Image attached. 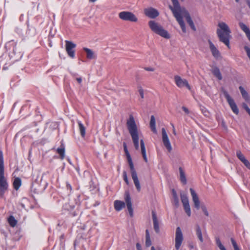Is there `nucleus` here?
<instances>
[{"label":"nucleus","mask_w":250,"mask_h":250,"mask_svg":"<svg viewBox=\"0 0 250 250\" xmlns=\"http://www.w3.org/2000/svg\"><path fill=\"white\" fill-rule=\"evenodd\" d=\"M128 130L131 136L134 147L136 150L139 148V138L138 128L132 115H130L126 122Z\"/></svg>","instance_id":"1"},{"label":"nucleus","mask_w":250,"mask_h":250,"mask_svg":"<svg viewBox=\"0 0 250 250\" xmlns=\"http://www.w3.org/2000/svg\"><path fill=\"white\" fill-rule=\"evenodd\" d=\"M5 47L7 51H9L8 54L10 59L16 62L20 60L23 56V53L20 50V47L17 46V43L11 40L6 43Z\"/></svg>","instance_id":"2"},{"label":"nucleus","mask_w":250,"mask_h":250,"mask_svg":"<svg viewBox=\"0 0 250 250\" xmlns=\"http://www.w3.org/2000/svg\"><path fill=\"white\" fill-rule=\"evenodd\" d=\"M218 26L220 29H217V34L220 41L229 48V38L231 32L229 26L223 22L219 23Z\"/></svg>","instance_id":"3"},{"label":"nucleus","mask_w":250,"mask_h":250,"mask_svg":"<svg viewBox=\"0 0 250 250\" xmlns=\"http://www.w3.org/2000/svg\"><path fill=\"white\" fill-rule=\"evenodd\" d=\"M173 7L169 6V9L172 12V13L176 18L177 21L179 24L183 33L186 32V27L181 15V9L178 0H171Z\"/></svg>","instance_id":"4"},{"label":"nucleus","mask_w":250,"mask_h":250,"mask_svg":"<svg viewBox=\"0 0 250 250\" xmlns=\"http://www.w3.org/2000/svg\"><path fill=\"white\" fill-rule=\"evenodd\" d=\"M8 184L4 177V166L3 153L0 150V197L2 198L7 190Z\"/></svg>","instance_id":"5"},{"label":"nucleus","mask_w":250,"mask_h":250,"mask_svg":"<svg viewBox=\"0 0 250 250\" xmlns=\"http://www.w3.org/2000/svg\"><path fill=\"white\" fill-rule=\"evenodd\" d=\"M148 25L151 30L155 34L166 39H169L170 35L161 25L154 21H150Z\"/></svg>","instance_id":"6"},{"label":"nucleus","mask_w":250,"mask_h":250,"mask_svg":"<svg viewBox=\"0 0 250 250\" xmlns=\"http://www.w3.org/2000/svg\"><path fill=\"white\" fill-rule=\"evenodd\" d=\"M223 93L232 112L236 115H238L239 113V109L234 100L226 90H223Z\"/></svg>","instance_id":"7"},{"label":"nucleus","mask_w":250,"mask_h":250,"mask_svg":"<svg viewBox=\"0 0 250 250\" xmlns=\"http://www.w3.org/2000/svg\"><path fill=\"white\" fill-rule=\"evenodd\" d=\"M119 17L122 20L136 22L138 21L137 18L132 12L129 11H122L119 13Z\"/></svg>","instance_id":"8"},{"label":"nucleus","mask_w":250,"mask_h":250,"mask_svg":"<svg viewBox=\"0 0 250 250\" xmlns=\"http://www.w3.org/2000/svg\"><path fill=\"white\" fill-rule=\"evenodd\" d=\"M65 42V49L68 54V55L71 58L73 59L75 57V51L74 48L76 47V45L71 41L66 40Z\"/></svg>","instance_id":"9"},{"label":"nucleus","mask_w":250,"mask_h":250,"mask_svg":"<svg viewBox=\"0 0 250 250\" xmlns=\"http://www.w3.org/2000/svg\"><path fill=\"white\" fill-rule=\"evenodd\" d=\"M174 81L176 85L179 88L186 87L188 90L191 89V87L186 79H183L178 75L174 76Z\"/></svg>","instance_id":"10"},{"label":"nucleus","mask_w":250,"mask_h":250,"mask_svg":"<svg viewBox=\"0 0 250 250\" xmlns=\"http://www.w3.org/2000/svg\"><path fill=\"white\" fill-rule=\"evenodd\" d=\"M162 141L165 146L167 150L170 152L172 150V147L167 135V132L164 128L162 129Z\"/></svg>","instance_id":"11"},{"label":"nucleus","mask_w":250,"mask_h":250,"mask_svg":"<svg viewBox=\"0 0 250 250\" xmlns=\"http://www.w3.org/2000/svg\"><path fill=\"white\" fill-rule=\"evenodd\" d=\"M125 200L126 204L129 215L130 217H132L133 215V209L132 207L131 197L128 191L125 192Z\"/></svg>","instance_id":"12"},{"label":"nucleus","mask_w":250,"mask_h":250,"mask_svg":"<svg viewBox=\"0 0 250 250\" xmlns=\"http://www.w3.org/2000/svg\"><path fill=\"white\" fill-rule=\"evenodd\" d=\"M145 14L151 19H155L159 15L158 11L152 7H150L145 10Z\"/></svg>","instance_id":"13"},{"label":"nucleus","mask_w":250,"mask_h":250,"mask_svg":"<svg viewBox=\"0 0 250 250\" xmlns=\"http://www.w3.org/2000/svg\"><path fill=\"white\" fill-rule=\"evenodd\" d=\"M208 42L209 45V48L212 53V56L214 58L218 59L221 57V54L218 49L215 47L214 44L210 40H208Z\"/></svg>","instance_id":"14"},{"label":"nucleus","mask_w":250,"mask_h":250,"mask_svg":"<svg viewBox=\"0 0 250 250\" xmlns=\"http://www.w3.org/2000/svg\"><path fill=\"white\" fill-rule=\"evenodd\" d=\"M189 190L194 204V207L197 209H199L200 208V201L198 195L192 188H190Z\"/></svg>","instance_id":"15"},{"label":"nucleus","mask_w":250,"mask_h":250,"mask_svg":"<svg viewBox=\"0 0 250 250\" xmlns=\"http://www.w3.org/2000/svg\"><path fill=\"white\" fill-rule=\"evenodd\" d=\"M27 29L26 31V35L28 37L35 36L37 34L36 27L33 25H30L28 22H27Z\"/></svg>","instance_id":"16"},{"label":"nucleus","mask_w":250,"mask_h":250,"mask_svg":"<svg viewBox=\"0 0 250 250\" xmlns=\"http://www.w3.org/2000/svg\"><path fill=\"white\" fill-rule=\"evenodd\" d=\"M184 17L185 18L186 20L190 27V28L194 31H195L196 30V28L194 25V22L192 20V19L190 16V14L188 11H185L184 14Z\"/></svg>","instance_id":"17"},{"label":"nucleus","mask_w":250,"mask_h":250,"mask_svg":"<svg viewBox=\"0 0 250 250\" xmlns=\"http://www.w3.org/2000/svg\"><path fill=\"white\" fill-rule=\"evenodd\" d=\"M152 220L153 222L154 229L156 233H158L159 232V223L157 219L156 213L154 210L152 211Z\"/></svg>","instance_id":"18"},{"label":"nucleus","mask_w":250,"mask_h":250,"mask_svg":"<svg viewBox=\"0 0 250 250\" xmlns=\"http://www.w3.org/2000/svg\"><path fill=\"white\" fill-rule=\"evenodd\" d=\"M171 192L172 195V204L175 206V208H178L179 206V200L178 196L174 189H172L171 190Z\"/></svg>","instance_id":"19"},{"label":"nucleus","mask_w":250,"mask_h":250,"mask_svg":"<svg viewBox=\"0 0 250 250\" xmlns=\"http://www.w3.org/2000/svg\"><path fill=\"white\" fill-rule=\"evenodd\" d=\"M114 208L116 211L121 210L125 206V203L120 200H115L114 202Z\"/></svg>","instance_id":"20"},{"label":"nucleus","mask_w":250,"mask_h":250,"mask_svg":"<svg viewBox=\"0 0 250 250\" xmlns=\"http://www.w3.org/2000/svg\"><path fill=\"white\" fill-rule=\"evenodd\" d=\"M83 50L86 54V58L89 60L95 59L97 58V55L94 52L90 49L83 47Z\"/></svg>","instance_id":"21"},{"label":"nucleus","mask_w":250,"mask_h":250,"mask_svg":"<svg viewBox=\"0 0 250 250\" xmlns=\"http://www.w3.org/2000/svg\"><path fill=\"white\" fill-rule=\"evenodd\" d=\"M64 208L65 209L70 211V214L72 216L74 217L78 215V213L76 211H73V209L75 208L74 205H70L69 204H66L64 205Z\"/></svg>","instance_id":"22"},{"label":"nucleus","mask_w":250,"mask_h":250,"mask_svg":"<svg viewBox=\"0 0 250 250\" xmlns=\"http://www.w3.org/2000/svg\"><path fill=\"white\" fill-rule=\"evenodd\" d=\"M239 89L240 91V93L242 95L243 98L246 101H249L250 100V97L247 91L244 89V88L242 86H240L239 87Z\"/></svg>","instance_id":"23"},{"label":"nucleus","mask_w":250,"mask_h":250,"mask_svg":"<svg viewBox=\"0 0 250 250\" xmlns=\"http://www.w3.org/2000/svg\"><path fill=\"white\" fill-rule=\"evenodd\" d=\"M56 151L60 155V158L63 160L65 156V146L62 143L60 147L58 148Z\"/></svg>","instance_id":"24"},{"label":"nucleus","mask_w":250,"mask_h":250,"mask_svg":"<svg viewBox=\"0 0 250 250\" xmlns=\"http://www.w3.org/2000/svg\"><path fill=\"white\" fill-rule=\"evenodd\" d=\"M140 146L143 157L146 162H147V159L146 154V150L144 141L143 139L140 140Z\"/></svg>","instance_id":"25"},{"label":"nucleus","mask_w":250,"mask_h":250,"mask_svg":"<svg viewBox=\"0 0 250 250\" xmlns=\"http://www.w3.org/2000/svg\"><path fill=\"white\" fill-rule=\"evenodd\" d=\"M183 235H176L175 238V249L178 250L183 240Z\"/></svg>","instance_id":"26"},{"label":"nucleus","mask_w":250,"mask_h":250,"mask_svg":"<svg viewBox=\"0 0 250 250\" xmlns=\"http://www.w3.org/2000/svg\"><path fill=\"white\" fill-rule=\"evenodd\" d=\"M150 127L153 132L155 133H157V130L156 128V121L154 115H151L150 117Z\"/></svg>","instance_id":"27"},{"label":"nucleus","mask_w":250,"mask_h":250,"mask_svg":"<svg viewBox=\"0 0 250 250\" xmlns=\"http://www.w3.org/2000/svg\"><path fill=\"white\" fill-rule=\"evenodd\" d=\"M21 185V180L19 177H16L15 178L13 183V186L14 188L16 190H18Z\"/></svg>","instance_id":"28"},{"label":"nucleus","mask_w":250,"mask_h":250,"mask_svg":"<svg viewBox=\"0 0 250 250\" xmlns=\"http://www.w3.org/2000/svg\"><path fill=\"white\" fill-rule=\"evenodd\" d=\"M132 178L133 181L135 186L136 187V190H137V191L140 192L141 190V187L139 180L138 178V176L135 175L134 176H132Z\"/></svg>","instance_id":"29"},{"label":"nucleus","mask_w":250,"mask_h":250,"mask_svg":"<svg viewBox=\"0 0 250 250\" xmlns=\"http://www.w3.org/2000/svg\"><path fill=\"white\" fill-rule=\"evenodd\" d=\"M212 73L213 75L218 79V80H221L222 79L221 73L219 69L217 67H215L213 68Z\"/></svg>","instance_id":"30"},{"label":"nucleus","mask_w":250,"mask_h":250,"mask_svg":"<svg viewBox=\"0 0 250 250\" xmlns=\"http://www.w3.org/2000/svg\"><path fill=\"white\" fill-rule=\"evenodd\" d=\"M179 172H180V177L181 182L184 185H186L187 184V179L186 177L185 172L183 171V170L181 167H180L179 168Z\"/></svg>","instance_id":"31"},{"label":"nucleus","mask_w":250,"mask_h":250,"mask_svg":"<svg viewBox=\"0 0 250 250\" xmlns=\"http://www.w3.org/2000/svg\"><path fill=\"white\" fill-rule=\"evenodd\" d=\"M78 124L79 125V130L81 133V136L83 137L85 135V128L84 126L83 123L80 121H78Z\"/></svg>","instance_id":"32"},{"label":"nucleus","mask_w":250,"mask_h":250,"mask_svg":"<svg viewBox=\"0 0 250 250\" xmlns=\"http://www.w3.org/2000/svg\"><path fill=\"white\" fill-rule=\"evenodd\" d=\"M8 222L10 226L14 227L17 224V221L13 215H10L7 219Z\"/></svg>","instance_id":"33"},{"label":"nucleus","mask_w":250,"mask_h":250,"mask_svg":"<svg viewBox=\"0 0 250 250\" xmlns=\"http://www.w3.org/2000/svg\"><path fill=\"white\" fill-rule=\"evenodd\" d=\"M180 197H181V201H182L183 205L189 204L187 194L184 193H181Z\"/></svg>","instance_id":"34"},{"label":"nucleus","mask_w":250,"mask_h":250,"mask_svg":"<svg viewBox=\"0 0 250 250\" xmlns=\"http://www.w3.org/2000/svg\"><path fill=\"white\" fill-rule=\"evenodd\" d=\"M128 165H129V168H130V172H131V176H135V175H137V174L136 170H135V169L134 168V164H133V163L132 161H130L128 162Z\"/></svg>","instance_id":"35"},{"label":"nucleus","mask_w":250,"mask_h":250,"mask_svg":"<svg viewBox=\"0 0 250 250\" xmlns=\"http://www.w3.org/2000/svg\"><path fill=\"white\" fill-rule=\"evenodd\" d=\"M240 28L246 33L250 31L249 28L244 23L240 22L239 23Z\"/></svg>","instance_id":"36"},{"label":"nucleus","mask_w":250,"mask_h":250,"mask_svg":"<svg viewBox=\"0 0 250 250\" xmlns=\"http://www.w3.org/2000/svg\"><path fill=\"white\" fill-rule=\"evenodd\" d=\"M64 227V221L62 220L58 221L56 229L59 231L62 228Z\"/></svg>","instance_id":"37"},{"label":"nucleus","mask_w":250,"mask_h":250,"mask_svg":"<svg viewBox=\"0 0 250 250\" xmlns=\"http://www.w3.org/2000/svg\"><path fill=\"white\" fill-rule=\"evenodd\" d=\"M184 210L188 215V216H190L191 215V210L189 204L184 205H183Z\"/></svg>","instance_id":"38"},{"label":"nucleus","mask_w":250,"mask_h":250,"mask_svg":"<svg viewBox=\"0 0 250 250\" xmlns=\"http://www.w3.org/2000/svg\"><path fill=\"white\" fill-rule=\"evenodd\" d=\"M236 156L242 162L246 159L240 150L236 151Z\"/></svg>","instance_id":"39"},{"label":"nucleus","mask_w":250,"mask_h":250,"mask_svg":"<svg viewBox=\"0 0 250 250\" xmlns=\"http://www.w3.org/2000/svg\"><path fill=\"white\" fill-rule=\"evenodd\" d=\"M216 244L221 250H227L225 247L222 244L221 241L218 238H216Z\"/></svg>","instance_id":"40"},{"label":"nucleus","mask_w":250,"mask_h":250,"mask_svg":"<svg viewBox=\"0 0 250 250\" xmlns=\"http://www.w3.org/2000/svg\"><path fill=\"white\" fill-rule=\"evenodd\" d=\"M151 245V241L150 239V235H146V246L147 247H149Z\"/></svg>","instance_id":"41"},{"label":"nucleus","mask_w":250,"mask_h":250,"mask_svg":"<svg viewBox=\"0 0 250 250\" xmlns=\"http://www.w3.org/2000/svg\"><path fill=\"white\" fill-rule=\"evenodd\" d=\"M123 179L125 181L126 185L129 184V181L128 179L126 171L124 170L123 172Z\"/></svg>","instance_id":"42"},{"label":"nucleus","mask_w":250,"mask_h":250,"mask_svg":"<svg viewBox=\"0 0 250 250\" xmlns=\"http://www.w3.org/2000/svg\"><path fill=\"white\" fill-rule=\"evenodd\" d=\"M83 239V237L82 236H81L80 237H77V238L75 239V240L74 242V248L76 247V246L80 243V241L81 240Z\"/></svg>","instance_id":"43"},{"label":"nucleus","mask_w":250,"mask_h":250,"mask_svg":"<svg viewBox=\"0 0 250 250\" xmlns=\"http://www.w3.org/2000/svg\"><path fill=\"white\" fill-rule=\"evenodd\" d=\"M66 188L67 190H69V191L68 192V195H69L71 192V191L72 190V188L71 185L68 182H66Z\"/></svg>","instance_id":"44"},{"label":"nucleus","mask_w":250,"mask_h":250,"mask_svg":"<svg viewBox=\"0 0 250 250\" xmlns=\"http://www.w3.org/2000/svg\"><path fill=\"white\" fill-rule=\"evenodd\" d=\"M231 244L234 248V250H236L239 249L236 241H235V240L233 238H231Z\"/></svg>","instance_id":"45"},{"label":"nucleus","mask_w":250,"mask_h":250,"mask_svg":"<svg viewBox=\"0 0 250 250\" xmlns=\"http://www.w3.org/2000/svg\"><path fill=\"white\" fill-rule=\"evenodd\" d=\"M60 245L62 248L64 247V235H61L60 236Z\"/></svg>","instance_id":"46"},{"label":"nucleus","mask_w":250,"mask_h":250,"mask_svg":"<svg viewBox=\"0 0 250 250\" xmlns=\"http://www.w3.org/2000/svg\"><path fill=\"white\" fill-rule=\"evenodd\" d=\"M242 163L249 169L250 170V163L247 159L243 161Z\"/></svg>","instance_id":"47"},{"label":"nucleus","mask_w":250,"mask_h":250,"mask_svg":"<svg viewBox=\"0 0 250 250\" xmlns=\"http://www.w3.org/2000/svg\"><path fill=\"white\" fill-rule=\"evenodd\" d=\"M201 208H202V210L203 212L205 214V215H206L207 216H208V211L207 208L206 207V206H202Z\"/></svg>","instance_id":"48"},{"label":"nucleus","mask_w":250,"mask_h":250,"mask_svg":"<svg viewBox=\"0 0 250 250\" xmlns=\"http://www.w3.org/2000/svg\"><path fill=\"white\" fill-rule=\"evenodd\" d=\"M196 234H202V231L199 225L196 226Z\"/></svg>","instance_id":"49"},{"label":"nucleus","mask_w":250,"mask_h":250,"mask_svg":"<svg viewBox=\"0 0 250 250\" xmlns=\"http://www.w3.org/2000/svg\"><path fill=\"white\" fill-rule=\"evenodd\" d=\"M202 113L204 114L205 116H208L209 114L208 111L207 110V109L203 107V108L201 109Z\"/></svg>","instance_id":"50"},{"label":"nucleus","mask_w":250,"mask_h":250,"mask_svg":"<svg viewBox=\"0 0 250 250\" xmlns=\"http://www.w3.org/2000/svg\"><path fill=\"white\" fill-rule=\"evenodd\" d=\"M125 156L126 157L127 162H129V161H132L131 157V156H130V154L129 153V151H127V152H125Z\"/></svg>","instance_id":"51"},{"label":"nucleus","mask_w":250,"mask_h":250,"mask_svg":"<svg viewBox=\"0 0 250 250\" xmlns=\"http://www.w3.org/2000/svg\"><path fill=\"white\" fill-rule=\"evenodd\" d=\"M139 93L140 94V95L142 99H143L144 98V90L143 89L140 87L138 90Z\"/></svg>","instance_id":"52"},{"label":"nucleus","mask_w":250,"mask_h":250,"mask_svg":"<svg viewBox=\"0 0 250 250\" xmlns=\"http://www.w3.org/2000/svg\"><path fill=\"white\" fill-rule=\"evenodd\" d=\"M243 107L247 112L250 110V108L249 107L248 105L245 103L243 104Z\"/></svg>","instance_id":"53"},{"label":"nucleus","mask_w":250,"mask_h":250,"mask_svg":"<svg viewBox=\"0 0 250 250\" xmlns=\"http://www.w3.org/2000/svg\"><path fill=\"white\" fill-rule=\"evenodd\" d=\"M175 234H182V232L180 227H178L176 228Z\"/></svg>","instance_id":"54"},{"label":"nucleus","mask_w":250,"mask_h":250,"mask_svg":"<svg viewBox=\"0 0 250 250\" xmlns=\"http://www.w3.org/2000/svg\"><path fill=\"white\" fill-rule=\"evenodd\" d=\"M144 69L146 71H154V69L151 67H145Z\"/></svg>","instance_id":"55"},{"label":"nucleus","mask_w":250,"mask_h":250,"mask_svg":"<svg viewBox=\"0 0 250 250\" xmlns=\"http://www.w3.org/2000/svg\"><path fill=\"white\" fill-rule=\"evenodd\" d=\"M182 109L183 110V111L187 114H189V111L188 110V108H187L185 106H182Z\"/></svg>","instance_id":"56"},{"label":"nucleus","mask_w":250,"mask_h":250,"mask_svg":"<svg viewBox=\"0 0 250 250\" xmlns=\"http://www.w3.org/2000/svg\"><path fill=\"white\" fill-rule=\"evenodd\" d=\"M123 147H124V149L125 152L128 151V150L127 149L126 144L125 142L123 143Z\"/></svg>","instance_id":"57"},{"label":"nucleus","mask_w":250,"mask_h":250,"mask_svg":"<svg viewBox=\"0 0 250 250\" xmlns=\"http://www.w3.org/2000/svg\"><path fill=\"white\" fill-rule=\"evenodd\" d=\"M136 249L137 250H142L141 246L139 243H136Z\"/></svg>","instance_id":"58"},{"label":"nucleus","mask_w":250,"mask_h":250,"mask_svg":"<svg viewBox=\"0 0 250 250\" xmlns=\"http://www.w3.org/2000/svg\"><path fill=\"white\" fill-rule=\"evenodd\" d=\"M245 34L246 35L247 37L250 42V30L248 32L246 33Z\"/></svg>","instance_id":"59"},{"label":"nucleus","mask_w":250,"mask_h":250,"mask_svg":"<svg viewBox=\"0 0 250 250\" xmlns=\"http://www.w3.org/2000/svg\"><path fill=\"white\" fill-rule=\"evenodd\" d=\"M188 246L190 249H193L194 245L192 242H191V243H189Z\"/></svg>","instance_id":"60"},{"label":"nucleus","mask_w":250,"mask_h":250,"mask_svg":"<svg viewBox=\"0 0 250 250\" xmlns=\"http://www.w3.org/2000/svg\"><path fill=\"white\" fill-rule=\"evenodd\" d=\"M170 124H171V126H172V128H173V133L174 134L176 135V131H175L174 125L172 123H171Z\"/></svg>","instance_id":"61"},{"label":"nucleus","mask_w":250,"mask_h":250,"mask_svg":"<svg viewBox=\"0 0 250 250\" xmlns=\"http://www.w3.org/2000/svg\"><path fill=\"white\" fill-rule=\"evenodd\" d=\"M198 238H199V240L201 242H203V235H198Z\"/></svg>","instance_id":"62"},{"label":"nucleus","mask_w":250,"mask_h":250,"mask_svg":"<svg viewBox=\"0 0 250 250\" xmlns=\"http://www.w3.org/2000/svg\"><path fill=\"white\" fill-rule=\"evenodd\" d=\"M77 82L79 83H81L82 82V79L81 78H77Z\"/></svg>","instance_id":"63"},{"label":"nucleus","mask_w":250,"mask_h":250,"mask_svg":"<svg viewBox=\"0 0 250 250\" xmlns=\"http://www.w3.org/2000/svg\"><path fill=\"white\" fill-rule=\"evenodd\" d=\"M247 3L249 8H250V0H247Z\"/></svg>","instance_id":"64"}]
</instances>
